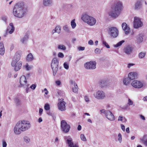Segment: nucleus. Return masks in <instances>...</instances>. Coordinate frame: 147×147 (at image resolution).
<instances>
[{"mask_svg":"<svg viewBox=\"0 0 147 147\" xmlns=\"http://www.w3.org/2000/svg\"><path fill=\"white\" fill-rule=\"evenodd\" d=\"M28 33H26L24 36L21 39V42L23 44H26L28 39Z\"/></svg>","mask_w":147,"mask_h":147,"instance_id":"24","label":"nucleus"},{"mask_svg":"<svg viewBox=\"0 0 147 147\" xmlns=\"http://www.w3.org/2000/svg\"><path fill=\"white\" fill-rule=\"evenodd\" d=\"M55 83L58 86H59L61 84V82L60 80H57L55 82Z\"/></svg>","mask_w":147,"mask_h":147,"instance_id":"56","label":"nucleus"},{"mask_svg":"<svg viewBox=\"0 0 147 147\" xmlns=\"http://www.w3.org/2000/svg\"><path fill=\"white\" fill-rule=\"evenodd\" d=\"M133 25L134 28H138L142 26L143 23L140 18L135 17L134 18Z\"/></svg>","mask_w":147,"mask_h":147,"instance_id":"9","label":"nucleus"},{"mask_svg":"<svg viewBox=\"0 0 147 147\" xmlns=\"http://www.w3.org/2000/svg\"><path fill=\"white\" fill-rule=\"evenodd\" d=\"M123 84L125 85H128L131 82V80L128 78H125L123 80Z\"/></svg>","mask_w":147,"mask_h":147,"instance_id":"28","label":"nucleus"},{"mask_svg":"<svg viewBox=\"0 0 147 147\" xmlns=\"http://www.w3.org/2000/svg\"><path fill=\"white\" fill-rule=\"evenodd\" d=\"M36 87V85L35 84H33L32 85L30 86V88L32 90H34Z\"/></svg>","mask_w":147,"mask_h":147,"instance_id":"53","label":"nucleus"},{"mask_svg":"<svg viewBox=\"0 0 147 147\" xmlns=\"http://www.w3.org/2000/svg\"><path fill=\"white\" fill-rule=\"evenodd\" d=\"M93 96L96 99L98 100L103 99L106 97L105 92L101 90H98L95 92Z\"/></svg>","mask_w":147,"mask_h":147,"instance_id":"6","label":"nucleus"},{"mask_svg":"<svg viewBox=\"0 0 147 147\" xmlns=\"http://www.w3.org/2000/svg\"><path fill=\"white\" fill-rule=\"evenodd\" d=\"M134 7V9L136 10H140L142 7L141 0H136L135 2Z\"/></svg>","mask_w":147,"mask_h":147,"instance_id":"14","label":"nucleus"},{"mask_svg":"<svg viewBox=\"0 0 147 147\" xmlns=\"http://www.w3.org/2000/svg\"><path fill=\"white\" fill-rule=\"evenodd\" d=\"M126 120V119L125 117H123L122 116H119L118 117V121H120L123 122L124 121H125Z\"/></svg>","mask_w":147,"mask_h":147,"instance_id":"38","label":"nucleus"},{"mask_svg":"<svg viewBox=\"0 0 147 147\" xmlns=\"http://www.w3.org/2000/svg\"><path fill=\"white\" fill-rule=\"evenodd\" d=\"M78 49L79 51H83L85 49L84 47H79L78 48Z\"/></svg>","mask_w":147,"mask_h":147,"instance_id":"54","label":"nucleus"},{"mask_svg":"<svg viewBox=\"0 0 147 147\" xmlns=\"http://www.w3.org/2000/svg\"><path fill=\"white\" fill-rule=\"evenodd\" d=\"M43 110L42 109L40 108L39 110V114H40V115H41L42 114V112H43Z\"/></svg>","mask_w":147,"mask_h":147,"instance_id":"59","label":"nucleus"},{"mask_svg":"<svg viewBox=\"0 0 147 147\" xmlns=\"http://www.w3.org/2000/svg\"><path fill=\"white\" fill-rule=\"evenodd\" d=\"M121 6L122 4L121 2L115 3L109 13V15L115 18L117 17L120 14Z\"/></svg>","mask_w":147,"mask_h":147,"instance_id":"3","label":"nucleus"},{"mask_svg":"<svg viewBox=\"0 0 147 147\" xmlns=\"http://www.w3.org/2000/svg\"><path fill=\"white\" fill-rule=\"evenodd\" d=\"M44 109L46 110H49L50 109L49 105L47 103L44 106Z\"/></svg>","mask_w":147,"mask_h":147,"instance_id":"40","label":"nucleus"},{"mask_svg":"<svg viewBox=\"0 0 147 147\" xmlns=\"http://www.w3.org/2000/svg\"><path fill=\"white\" fill-rule=\"evenodd\" d=\"M99 84L101 87H104L108 85V80L105 79H101L100 81Z\"/></svg>","mask_w":147,"mask_h":147,"instance_id":"19","label":"nucleus"},{"mask_svg":"<svg viewBox=\"0 0 147 147\" xmlns=\"http://www.w3.org/2000/svg\"><path fill=\"white\" fill-rule=\"evenodd\" d=\"M100 111L101 113L104 114L105 115L107 112V110H105V109H102Z\"/></svg>","mask_w":147,"mask_h":147,"instance_id":"55","label":"nucleus"},{"mask_svg":"<svg viewBox=\"0 0 147 147\" xmlns=\"http://www.w3.org/2000/svg\"><path fill=\"white\" fill-rule=\"evenodd\" d=\"M80 137L82 140L84 141H86V139L84 134H81L80 135Z\"/></svg>","mask_w":147,"mask_h":147,"instance_id":"41","label":"nucleus"},{"mask_svg":"<svg viewBox=\"0 0 147 147\" xmlns=\"http://www.w3.org/2000/svg\"><path fill=\"white\" fill-rule=\"evenodd\" d=\"M137 76L136 72H130L128 75V77L131 80L135 79Z\"/></svg>","mask_w":147,"mask_h":147,"instance_id":"23","label":"nucleus"},{"mask_svg":"<svg viewBox=\"0 0 147 147\" xmlns=\"http://www.w3.org/2000/svg\"><path fill=\"white\" fill-rule=\"evenodd\" d=\"M125 42V41L124 40H122L120 42H119L117 44L115 45H114L113 46L115 48H117L120 47Z\"/></svg>","mask_w":147,"mask_h":147,"instance_id":"34","label":"nucleus"},{"mask_svg":"<svg viewBox=\"0 0 147 147\" xmlns=\"http://www.w3.org/2000/svg\"><path fill=\"white\" fill-rule=\"evenodd\" d=\"M14 30V27L12 23L9 24V26H8L6 32H9L10 34H11Z\"/></svg>","mask_w":147,"mask_h":147,"instance_id":"18","label":"nucleus"},{"mask_svg":"<svg viewBox=\"0 0 147 147\" xmlns=\"http://www.w3.org/2000/svg\"><path fill=\"white\" fill-rule=\"evenodd\" d=\"M121 26L123 30L125 31V34H128L130 31L129 27L125 23H123Z\"/></svg>","mask_w":147,"mask_h":147,"instance_id":"17","label":"nucleus"},{"mask_svg":"<svg viewBox=\"0 0 147 147\" xmlns=\"http://www.w3.org/2000/svg\"><path fill=\"white\" fill-rule=\"evenodd\" d=\"M143 35L142 34H140L138 35L137 37V40L138 43H141L142 42L143 40Z\"/></svg>","mask_w":147,"mask_h":147,"instance_id":"26","label":"nucleus"},{"mask_svg":"<svg viewBox=\"0 0 147 147\" xmlns=\"http://www.w3.org/2000/svg\"><path fill=\"white\" fill-rule=\"evenodd\" d=\"M43 4L45 6H49L52 4V1L51 0H43Z\"/></svg>","mask_w":147,"mask_h":147,"instance_id":"27","label":"nucleus"},{"mask_svg":"<svg viewBox=\"0 0 147 147\" xmlns=\"http://www.w3.org/2000/svg\"><path fill=\"white\" fill-rule=\"evenodd\" d=\"M94 52L96 54H100V50L99 49L96 48L94 51Z\"/></svg>","mask_w":147,"mask_h":147,"instance_id":"51","label":"nucleus"},{"mask_svg":"<svg viewBox=\"0 0 147 147\" xmlns=\"http://www.w3.org/2000/svg\"><path fill=\"white\" fill-rule=\"evenodd\" d=\"M134 65V64L133 63H129L127 65V67L128 68H130L131 66H133Z\"/></svg>","mask_w":147,"mask_h":147,"instance_id":"60","label":"nucleus"},{"mask_svg":"<svg viewBox=\"0 0 147 147\" xmlns=\"http://www.w3.org/2000/svg\"><path fill=\"white\" fill-rule=\"evenodd\" d=\"M20 87H26L27 85V81L26 77L24 76H22L20 79Z\"/></svg>","mask_w":147,"mask_h":147,"instance_id":"16","label":"nucleus"},{"mask_svg":"<svg viewBox=\"0 0 147 147\" xmlns=\"http://www.w3.org/2000/svg\"><path fill=\"white\" fill-rule=\"evenodd\" d=\"M59 61L56 57L53 58L52 61L51 66L53 71V75H55L56 74L58 68Z\"/></svg>","mask_w":147,"mask_h":147,"instance_id":"5","label":"nucleus"},{"mask_svg":"<svg viewBox=\"0 0 147 147\" xmlns=\"http://www.w3.org/2000/svg\"><path fill=\"white\" fill-rule=\"evenodd\" d=\"M143 100L144 101H147V96L144 97L143 98Z\"/></svg>","mask_w":147,"mask_h":147,"instance_id":"64","label":"nucleus"},{"mask_svg":"<svg viewBox=\"0 0 147 147\" xmlns=\"http://www.w3.org/2000/svg\"><path fill=\"white\" fill-rule=\"evenodd\" d=\"M31 127V124L28 121H22L18 122L15 125L13 129L14 134L19 135L22 131H25Z\"/></svg>","mask_w":147,"mask_h":147,"instance_id":"2","label":"nucleus"},{"mask_svg":"<svg viewBox=\"0 0 147 147\" xmlns=\"http://www.w3.org/2000/svg\"><path fill=\"white\" fill-rule=\"evenodd\" d=\"M61 126L62 130L64 133H67L70 130V125L68 124L65 120L61 121Z\"/></svg>","mask_w":147,"mask_h":147,"instance_id":"8","label":"nucleus"},{"mask_svg":"<svg viewBox=\"0 0 147 147\" xmlns=\"http://www.w3.org/2000/svg\"><path fill=\"white\" fill-rule=\"evenodd\" d=\"M44 91H45V93L46 95H47L48 94L49 92L47 88H45L44 89Z\"/></svg>","mask_w":147,"mask_h":147,"instance_id":"62","label":"nucleus"},{"mask_svg":"<svg viewBox=\"0 0 147 147\" xmlns=\"http://www.w3.org/2000/svg\"><path fill=\"white\" fill-rule=\"evenodd\" d=\"M27 10L23 2L18 3L14 6L13 9V14L17 18H21L26 13Z\"/></svg>","mask_w":147,"mask_h":147,"instance_id":"1","label":"nucleus"},{"mask_svg":"<svg viewBox=\"0 0 147 147\" xmlns=\"http://www.w3.org/2000/svg\"><path fill=\"white\" fill-rule=\"evenodd\" d=\"M140 117L141 118V119H142L143 120H145V117L144 116L142 115H140Z\"/></svg>","mask_w":147,"mask_h":147,"instance_id":"63","label":"nucleus"},{"mask_svg":"<svg viewBox=\"0 0 147 147\" xmlns=\"http://www.w3.org/2000/svg\"><path fill=\"white\" fill-rule=\"evenodd\" d=\"M109 34L113 38L117 37L118 35L119 31L115 27H112L109 28Z\"/></svg>","mask_w":147,"mask_h":147,"instance_id":"11","label":"nucleus"},{"mask_svg":"<svg viewBox=\"0 0 147 147\" xmlns=\"http://www.w3.org/2000/svg\"><path fill=\"white\" fill-rule=\"evenodd\" d=\"M84 99L86 102H88L89 101V99L88 95L85 96H84Z\"/></svg>","mask_w":147,"mask_h":147,"instance_id":"47","label":"nucleus"},{"mask_svg":"<svg viewBox=\"0 0 147 147\" xmlns=\"http://www.w3.org/2000/svg\"><path fill=\"white\" fill-rule=\"evenodd\" d=\"M142 142L146 146H147V140H143Z\"/></svg>","mask_w":147,"mask_h":147,"instance_id":"61","label":"nucleus"},{"mask_svg":"<svg viewBox=\"0 0 147 147\" xmlns=\"http://www.w3.org/2000/svg\"><path fill=\"white\" fill-rule=\"evenodd\" d=\"M2 145L3 147H6L7 144L6 142L4 140H3L2 141Z\"/></svg>","mask_w":147,"mask_h":147,"instance_id":"44","label":"nucleus"},{"mask_svg":"<svg viewBox=\"0 0 147 147\" xmlns=\"http://www.w3.org/2000/svg\"><path fill=\"white\" fill-rule=\"evenodd\" d=\"M5 50L3 42H1L0 43V54L3 55L5 53Z\"/></svg>","mask_w":147,"mask_h":147,"instance_id":"25","label":"nucleus"},{"mask_svg":"<svg viewBox=\"0 0 147 147\" xmlns=\"http://www.w3.org/2000/svg\"><path fill=\"white\" fill-rule=\"evenodd\" d=\"M7 17L5 16H3L1 18V19L2 20L4 21L5 22H6L7 19Z\"/></svg>","mask_w":147,"mask_h":147,"instance_id":"50","label":"nucleus"},{"mask_svg":"<svg viewBox=\"0 0 147 147\" xmlns=\"http://www.w3.org/2000/svg\"><path fill=\"white\" fill-rule=\"evenodd\" d=\"M133 104V102L129 98L128 100V102L127 105L129 106L132 105Z\"/></svg>","mask_w":147,"mask_h":147,"instance_id":"46","label":"nucleus"},{"mask_svg":"<svg viewBox=\"0 0 147 147\" xmlns=\"http://www.w3.org/2000/svg\"><path fill=\"white\" fill-rule=\"evenodd\" d=\"M133 51L132 47L130 46L125 47L124 49V52L127 55H130Z\"/></svg>","mask_w":147,"mask_h":147,"instance_id":"20","label":"nucleus"},{"mask_svg":"<svg viewBox=\"0 0 147 147\" xmlns=\"http://www.w3.org/2000/svg\"><path fill=\"white\" fill-rule=\"evenodd\" d=\"M20 59V56L19 54L16 55L13 58L11 65L14 67V70L16 71L19 70L22 66V62L21 61L18 62Z\"/></svg>","mask_w":147,"mask_h":147,"instance_id":"4","label":"nucleus"},{"mask_svg":"<svg viewBox=\"0 0 147 147\" xmlns=\"http://www.w3.org/2000/svg\"><path fill=\"white\" fill-rule=\"evenodd\" d=\"M91 17V16H88L87 14H84L82 15L81 19L84 22L87 24Z\"/></svg>","mask_w":147,"mask_h":147,"instance_id":"21","label":"nucleus"},{"mask_svg":"<svg viewBox=\"0 0 147 147\" xmlns=\"http://www.w3.org/2000/svg\"><path fill=\"white\" fill-rule=\"evenodd\" d=\"M58 56L59 57L63 58L64 57V55L62 53H61V52H59V53L58 54Z\"/></svg>","mask_w":147,"mask_h":147,"instance_id":"49","label":"nucleus"},{"mask_svg":"<svg viewBox=\"0 0 147 147\" xmlns=\"http://www.w3.org/2000/svg\"><path fill=\"white\" fill-rule=\"evenodd\" d=\"M57 48L58 49H61L63 51L65 50L66 49V47L63 45H58Z\"/></svg>","mask_w":147,"mask_h":147,"instance_id":"36","label":"nucleus"},{"mask_svg":"<svg viewBox=\"0 0 147 147\" xmlns=\"http://www.w3.org/2000/svg\"><path fill=\"white\" fill-rule=\"evenodd\" d=\"M71 83L72 84H74V86L72 87L73 92L75 93H77L78 90V87L77 84L72 81H71Z\"/></svg>","mask_w":147,"mask_h":147,"instance_id":"30","label":"nucleus"},{"mask_svg":"<svg viewBox=\"0 0 147 147\" xmlns=\"http://www.w3.org/2000/svg\"><path fill=\"white\" fill-rule=\"evenodd\" d=\"M59 102L58 103V109L61 111H64L66 110L65 105L66 103L63 100V99H59Z\"/></svg>","mask_w":147,"mask_h":147,"instance_id":"12","label":"nucleus"},{"mask_svg":"<svg viewBox=\"0 0 147 147\" xmlns=\"http://www.w3.org/2000/svg\"><path fill=\"white\" fill-rule=\"evenodd\" d=\"M128 105H126L125 106H123L122 109L125 110H127L128 109Z\"/></svg>","mask_w":147,"mask_h":147,"instance_id":"58","label":"nucleus"},{"mask_svg":"<svg viewBox=\"0 0 147 147\" xmlns=\"http://www.w3.org/2000/svg\"><path fill=\"white\" fill-rule=\"evenodd\" d=\"M125 42V41L124 40H122L120 42H119L117 44L115 45H114L113 46L115 48H117L120 47Z\"/></svg>","mask_w":147,"mask_h":147,"instance_id":"33","label":"nucleus"},{"mask_svg":"<svg viewBox=\"0 0 147 147\" xmlns=\"http://www.w3.org/2000/svg\"><path fill=\"white\" fill-rule=\"evenodd\" d=\"M103 45H104L107 48H110L109 46L105 41H103Z\"/></svg>","mask_w":147,"mask_h":147,"instance_id":"52","label":"nucleus"},{"mask_svg":"<svg viewBox=\"0 0 147 147\" xmlns=\"http://www.w3.org/2000/svg\"><path fill=\"white\" fill-rule=\"evenodd\" d=\"M131 85L132 86L136 88H141L143 86V84L142 83L137 80L133 81L131 83Z\"/></svg>","mask_w":147,"mask_h":147,"instance_id":"13","label":"nucleus"},{"mask_svg":"<svg viewBox=\"0 0 147 147\" xmlns=\"http://www.w3.org/2000/svg\"><path fill=\"white\" fill-rule=\"evenodd\" d=\"M118 140L120 143H121L122 141V136L120 133H119L118 135Z\"/></svg>","mask_w":147,"mask_h":147,"instance_id":"42","label":"nucleus"},{"mask_svg":"<svg viewBox=\"0 0 147 147\" xmlns=\"http://www.w3.org/2000/svg\"><path fill=\"white\" fill-rule=\"evenodd\" d=\"M60 27L59 26H57L55 27L54 29H53L52 31V33L53 34L55 32L57 33L58 34H59L60 33Z\"/></svg>","mask_w":147,"mask_h":147,"instance_id":"29","label":"nucleus"},{"mask_svg":"<svg viewBox=\"0 0 147 147\" xmlns=\"http://www.w3.org/2000/svg\"><path fill=\"white\" fill-rule=\"evenodd\" d=\"M64 139L65 141L66 144L69 147H78L77 144L74 143L72 138L70 136H65L64 137Z\"/></svg>","mask_w":147,"mask_h":147,"instance_id":"7","label":"nucleus"},{"mask_svg":"<svg viewBox=\"0 0 147 147\" xmlns=\"http://www.w3.org/2000/svg\"><path fill=\"white\" fill-rule=\"evenodd\" d=\"M34 59L33 56L31 53H29L27 56V60L28 61H32Z\"/></svg>","mask_w":147,"mask_h":147,"instance_id":"31","label":"nucleus"},{"mask_svg":"<svg viewBox=\"0 0 147 147\" xmlns=\"http://www.w3.org/2000/svg\"><path fill=\"white\" fill-rule=\"evenodd\" d=\"M88 44L89 45H92L94 44V42L92 40H90L89 41Z\"/></svg>","mask_w":147,"mask_h":147,"instance_id":"57","label":"nucleus"},{"mask_svg":"<svg viewBox=\"0 0 147 147\" xmlns=\"http://www.w3.org/2000/svg\"><path fill=\"white\" fill-rule=\"evenodd\" d=\"M25 67L26 70L28 71L31 70L32 68V66L29 65L28 63H26Z\"/></svg>","mask_w":147,"mask_h":147,"instance_id":"37","label":"nucleus"},{"mask_svg":"<svg viewBox=\"0 0 147 147\" xmlns=\"http://www.w3.org/2000/svg\"><path fill=\"white\" fill-rule=\"evenodd\" d=\"M64 67L66 69H68L69 68V64L67 62H65L63 64Z\"/></svg>","mask_w":147,"mask_h":147,"instance_id":"43","label":"nucleus"},{"mask_svg":"<svg viewBox=\"0 0 147 147\" xmlns=\"http://www.w3.org/2000/svg\"><path fill=\"white\" fill-rule=\"evenodd\" d=\"M96 63L95 61H91L84 64V67L88 69H94L96 68Z\"/></svg>","mask_w":147,"mask_h":147,"instance_id":"10","label":"nucleus"},{"mask_svg":"<svg viewBox=\"0 0 147 147\" xmlns=\"http://www.w3.org/2000/svg\"><path fill=\"white\" fill-rule=\"evenodd\" d=\"M23 141L26 144L29 143L30 142V138L27 136H25L23 137Z\"/></svg>","mask_w":147,"mask_h":147,"instance_id":"32","label":"nucleus"},{"mask_svg":"<svg viewBox=\"0 0 147 147\" xmlns=\"http://www.w3.org/2000/svg\"><path fill=\"white\" fill-rule=\"evenodd\" d=\"M96 23V20L94 17L91 16L87 24L90 26L95 25Z\"/></svg>","mask_w":147,"mask_h":147,"instance_id":"22","label":"nucleus"},{"mask_svg":"<svg viewBox=\"0 0 147 147\" xmlns=\"http://www.w3.org/2000/svg\"><path fill=\"white\" fill-rule=\"evenodd\" d=\"M15 103L17 105H18L20 104V101L18 98H16L15 99Z\"/></svg>","mask_w":147,"mask_h":147,"instance_id":"48","label":"nucleus"},{"mask_svg":"<svg viewBox=\"0 0 147 147\" xmlns=\"http://www.w3.org/2000/svg\"><path fill=\"white\" fill-rule=\"evenodd\" d=\"M63 30L65 31L68 32L69 31V29L67 25L63 27Z\"/></svg>","mask_w":147,"mask_h":147,"instance_id":"45","label":"nucleus"},{"mask_svg":"<svg viewBox=\"0 0 147 147\" xmlns=\"http://www.w3.org/2000/svg\"><path fill=\"white\" fill-rule=\"evenodd\" d=\"M105 116L109 120L113 121L115 119V117L113 113L110 111L107 110Z\"/></svg>","mask_w":147,"mask_h":147,"instance_id":"15","label":"nucleus"},{"mask_svg":"<svg viewBox=\"0 0 147 147\" xmlns=\"http://www.w3.org/2000/svg\"><path fill=\"white\" fill-rule=\"evenodd\" d=\"M146 53L144 52H141L138 54V57L140 59H142L145 56Z\"/></svg>","mask_w":147,"mask_h":147,"instance_id":"35","label":"nucleus"},{"mask_svg":"<svg viewBox=\"0 0 147 147\" xmlns=\"http://www.w3.org/2000/svg\"><path fill=\"white\" fill-rule=\"evenodd\" d=\"M71 24L73 28H74L76 27V24L75 22V20H72L71 22Z\"/></svg>","mask_w":147,"mask_h":147,"instance_id":"39","label":"nucleus"}]
</instances>
